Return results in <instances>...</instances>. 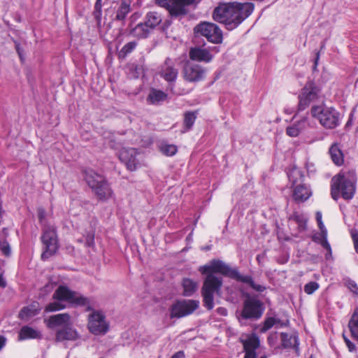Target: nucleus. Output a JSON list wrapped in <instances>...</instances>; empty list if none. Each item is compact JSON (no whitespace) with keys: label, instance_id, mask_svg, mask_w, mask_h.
Wrapping results in <instances>:
<instances>
[{"label":"nucleus","instance_id":"680f3d73","mask_svg":"<svg viewBox=\"0 0 358 358\" xmlns=\"http://www.w3.org/2000/svg\"><path fill=\"white\" fill-rule=\"evenodd\" d=\"M259 358H267V357H266V356L264 355V356L260 357Z\"/></svg>","mask_w":358,"mask_h":358},{"label":"nucleus","instance_id":"aec40b11","mask_svg":"<svg viewBox=\"0 0 358 358\" xmlns=\"http://www.w3.org/2000/svg\"><path fill=\"white\" fill-rule=\"evenodd\" d=\"M312 196L310 189L305 184L296 185L292 193L293 200L296 203H303Z\"/></svg>","mask_w":358,"mask_h":358},{"label":"nucleus","instance_id":"2f4dec72","mask_svg":"<svg viewBox=\"0 0 358 358\" xmlns=\"http://www.w3.org/2000/svg\"><path fill=\"white\" fill-rule=\"evenodd\" d=\"M130 11V3L126 1H122L116 11L115 20L118 21L124 20Z\"/></svg>","mask_w":358,"mask_h":358},{"label":"nucleus","instance_id":"8fccbe9b","mask_svg":"<svg viewBox=\"0 0 358 358\" xmlns=\"http://www.w3.org/2000/svg\"><path fill=\"white\" fill-rule=\"evenodd\" d=\"M343 337L344 339V341L345 343V345H347L348 350L350 352H354L356 350V345L350 341L348 338H347L345 334H343Z\"/></svg>","mask_w":358,"mask_h":358},{"label":"nucleus","instance_id":"e2e57ef3","mask_svg":"<svg viewBox=\"0 0 358 358\" xmlns=\"http://www.w3.org/2000/svg\"><path fill=\"white\" fill-rule=\"evenodd\" d=\"M313 241H316V239L315 237H313Z\"/></svg>","mask_w":358,"mask_h":358},{"label":"nucleus","instance_id":"4468645a","mask_svg":"<svg viewBox=\"0 0 358 358\" xmlns=\"http://www.w3.org/2000/svg\"><path fill=\"white\" fill-rule=\"evenodd\" d=\"M138 154V150L133 148H122L117 152L120 161L130 171H135L140 166V162L137 159Z\"/></svg>","mask_w":358,"mask_h":358},{"label":"nucleus","instance_id":"39448f33","mask_svg":"<svg viewBox=\"0 0 358 358\" xmlns=\"http://www.w3.org/2000/svg\"><path fill=\"white\" fill-rule=\"evenodd\" d=\"M320 94L321 88L316 83L312 80H307L298 95L297 113L308 109L311 103L320 99Z\"/></svg>","mask_w":358,"mask_h":358},{"label":"nucleus","instance_id":"6e6552de","mask_svg":"<svg viewBox=\"0 0 358 358\" xmlns=\"http://www.w3.org/2000/svg\"><path fill=\"white\" fill-rule=\"evenodd\" d=\"M41 241L44 245L41 259L45 260L54 255L59 249L56 227L54 225H45L43 229Z\"/></svg>","mask_w":358,"mask_h":358},{"label":"nucleus","instance_id":"58836bf2","mask_svg":"<svg viewBox=\"0 0 358 358\" xmlns=\"http://www.w3.org/2000/svg\"><path fill=\"white\" fill-rule=\"evenodd\" d=\"M320 243L322 246L327 250V253L326 254L325 257L327 259H329L331 257L332 252L331 245L327 240V233H323V234H322V238Z\"/></svg>","mask_w":358,"mask_h":358},{"label":"nucleus","instance_id":"79ce46f5","mask_svg":"<svg viewBox=\"0 0 358 358\" xmlns=\"http://www.w3.org/2000/svg\"><path fill=\"white\" fill-rule=\"evenodd\" d=\"M0 251L6 257H9L11 254L10 245L6 239L0 240Z\"/></svg>","mask_w":358,"mask_h":358},{"label":"nucleus","instance_id":"b1692460","mask_svg":"<svg viewBox=\"0 0 358 358\" xmlns=\"http://www.w3.org/2000/svg\"><path fill=\"white\" fill-rule=\"evenodd\" d=\"M74 291L71 290L65 285H59L55 291L52 298L59 301H67L70 303L73 299Z\"/></svg>","mask_w":358,"mask_h":358},{"label":"nucleus","instance_id":"cd10ccee","mask_svg":"<svg viewBox=\"0 0 358 358\" xmlns=\"http://www.w3.org/2000/svg\"><path fill=\"white\" fill-rule=\"evenodd\" d=\"M168 97V94L162 90L152 89L151 90L148 96V101L151 104H158L165 101Z\"/></svg>","mask_w":358,"mask_h":358},{"label":"nucleus","instance_id":"864d4df0","mask_svg":"<svg viewBox=\"0 0 358 358\" xmlns=\"http://www.w3.org/2000/svg\"><path fill=\"white\" fill-rule=\"evenodd\" d=\"M15 50L20 58V60L22 61L23 60L22 50L21 49L19 43H15Z\"/></svg>","mask_w":358,"mask_h":358},{"label":"nucleus","instance_id":"f8f14e48","mask_svg":"<svg viewBox=\"0 0 358 358\" xmlns=\"http://www.w3.org/2000/svg\"><path fill=\"white\" fill-rule=\"evenodd\" d=\"M158 6L166 8L171 16L178 17L187 13V6L197 3L196 0H156Z\"/></svg>","mask_w":358,"mask_h":358},{"label":"nucleus","instance_id":"bf43d9fd","mask_svg":"<svg viewBox=\"0 0 358 358\" xmlns=\"http://www.w3.org/2000/svg\"><path fill=\"white\" fill-rule=\"evenodd\" d=\"M319 57H320V54H319V52H317V55H316V58L315 59V62H314L313 71H315L317 69V64H318Z\"/></svg>","mask_w":358,"mask_h":358},{"label":"nucleus","instance_id":"6ab92c4d","mask_svg":"<svg viewBox=\"0 0 358 358\" xmlns=\"http://www.w3.org/2000/svg\"><path fill=\"white\" fill-rule=\"evenodd\" d=\"M78 338V332L68 324L57 331L55 341H76Z\"/></svg>","mask_w":358,"mask_h":358},{"label":"nucleus","instance_id":"0eeeda50","mask_svg":"<svg viewBox=\"0 0 358 358\" xmlns=\"http://www.w3.org/2000/svg\"><path fill=\"white\" fill-rule=\"evenodd\" d=\"M222 278L214 275H206L201 288L203 306L208 310H212L214 307V294H219L222 286Z\"/></svg>","mask_w":358,"mask_h":358},{"label":"nucleus","instance_id":"1a4fd4ad","mask_svg":"<svg viewBox=\"0 0 358 358\" xmlns=\"http://www.w3.org/2000/svg\"><path fill=\"white\" fill-rule=\"evenodd\" d=\"M265 310L264 303L255 296H248L243 301L241 317L244 320H257Z\"/></svg>","mask_w":358,"mask_h":358},{"label":"nucleus","instance_id":"f03ea898","mask_svg":"<svg viewBox=\"0 0 358 358\" xmlns=\"http://www.w3.org/2000/svg\"><path fill=\"white\" fill-rule=\"evenodd\" d=\"M357 175L355 169H342L331 180V196L334 201L340 197L345 201L353 199L356 192Z\"/></svg>","mask_w":358,"mask_h":358},{"label":"nucleus","instance_id":"7ed1b4c3","mask_svg":"<svg viewBox=\"0 0 358 358\" xmlns=\"http://www.w3.org/2000/svg\"><path fill=\"white\" fill-rule=\"evenodd\" d=\"M199 271L201 274L206 275L220 273L238 282L248 284L251 288L259 292H262L266 289L264 286L255 283L251 275H241L237 268H231L220 259H212L208 264L201 266Z\"/></svg>","mask_w":358,"mask_h":358},{"label":"nucleus","instance_id":"4c0bfd02","mask_svg":"<svg viewBox=\"0 0 358 358\" xmlns=\"http://www.w3.org/2000/svg\"><path fill=\"white\" fill-rule=\"evenodd\" d=\"M66 306L62 303L59 301H54L48 303L45 308V313L55 312L63 310Z\"/></svg>","mask_w":358,"mask_h":358},{"label":"nucleus","instance_id":"5fc2aeb1","mask_svg":"<svg viewBox=\"0 0 358 358\" xmlns=\"http://www.w3.org/2000/svg\"><path fill=\"white\" fill-rule=\"evenodd\" d=\"M140 17V14L138 13H134L131 17H130V20H131V23L129 24V27H131L132 26V23L136 21L137 19H138Z\"/></svg>","mask_w":358,"mask_h":358},{"label":"nucleus","instance_id":"3c124183","mask_svg":"<svg viewBox=\"0 0 358 358\" xmlns=\"http://www.w3.org/2000/svg\"><path fill=\"white\" fill-rule=\"evenodd\" d=\"M108 146L113 150H117V152L122 148H121L120 143L117 142L115 140H110L108 143Z\"/></svg>","mask_w":358,"mask_h":358},{"label":"nucleus","instance_id":"4be33fe9","mask_svg":"<svg viewBox=\"0 0 358 358\" xmlns=\"http://www.w3.org/2000/svg\"><path fill=\"white\" fill-rule=\"evenodd\" d=\"M71 317L68 313H59L51 315L47 320H45L46 326L49 329H53L56 327L69 324Z\"/></svg>","mask_w":358,"mask_h":358},{"label":"nucleus","instance_id":"09e8293b","mask_svg":"<svg viewBox=\"0 0 358 358\" xmlns=\"http://www.w3.org/2000/svg\"><path fill=\"white\" fill-rule=\"evenodd\" d=\"M352 239L354 243L355 250L358 253V231L354 230L351 232Z\"/></svg>","mask_w":358,"mask_h":358},{"label":"nucleus","instance_id":"c85d7f7f","mask_svg":"<svg viewBox=\"0 0 358 358\" xmlns=\"http://www.w3.org/2000/svg\"><path fill=\"white\" fill-rule=\"evenodd\" d=\"M348 326L350 329L351 336L355 340L358 341V308H355Z\"/></svg>","mask_w":358,"mask_h":358},{"label":"nucleus","instance_id":"c03bdc74","mask_svg":"<svg viewBox=\"0 0 358 358\" xmlns=\"http://www.w3.org/2000/svg\"><path fill=\"white\" fill-rule=\"evenodd\" d=\"M278 320L275 319L274 317H268L266 318L264 322V324L262 329V331H266L271 328H272L274 324L278 322Z\"/></svg>","mask_w":358,"mask_h":358},{"label":"nucleus","instance_id":"c9c22d12","mask_svg":"<svg viewBox=\"0 0 358 358\" xmlns=\"http://www.w3.org/2000/svg\"><path fill=\"white\" fill-rule=\"evenodd\" d=\"M291 219L298 224L299 231L306 230L308 220L303 214H300L298 212H294L291 216Z\"/></svg>","mask_w":358,"mask_h":358},{"label":"nucleus","instance_id":"603ef678","mask_svg":"<svg viewBox=\"0 0 358 358\" xmlns=\"http://www.w3.org/2000/svg\"><path fill=\"white\" fill-rule=\"evenodd\" d=\"M45 212L43 209H38V217L40 222H42V221L45 219Z\"/></svg>","mask_w":358,"mask_h":358},{"label":"nucleus","instance_id":"c756f323","mask_svg":"<svg viewBox=\"0 0 358 358\" xmlns=\"http://www.w3.org/2000/svg\"><path fill=\"white\" fill-rule=\"evenodd\" d=\"M161 22L162 17L158 13L150 11L146 14L145 22L150 29L155 28Z\"/></svg>","mask_w":358,"mask_h":358},{"label":"nucleus","instance_id":"4d7b16f0","mask_svg":"<svg viewBox=\"0 0 358 358\" xmlns=\"http://www.w3.org/2000/svg\"><path fill=\"white\" fill-rule=\"evenodd\" d=\"M6 287V282L3 278V275L0 273V287L4 288Z\"/></svg>","mask_w":358,"mask_h":358},{"label":"nucleus","instance_id":"dca6fc26","mask_svg":"<svg viewBox=\"0 0 358 358\" xmlns=\"http://www.w3.org/2000/svg\"><path fill=\"white\" fill-rule=\"evenodd\" d=\"M88 328L91 333L99 335L106 333L108 325L106 324L105 317L101 313L94 312L89 317Z\"/></svg>","mask_w":358,"mask_h":358},{"label":"nucleus","instance_id":"423d86ee","mask_svg":"<svg viewBox=\"0 0 358 358\" xmlns=\"http://www.w3.org/2000/svg\"><path fill=\"white\" fill-rule=\"evenodd\" d=\"M310 114L327 129H334L340 124V113L334 108L313 105L310 108Z\"/></svg>","mask_w":358,"mask_h":358},{"label":"nucleus","instance_id":"f3484780","mask_svg":"<svg viewBox=\"0 0 358 358\" xmlns=\"http://www.w3.org/2000/svg\"><path fill=\"white\" fill-rule=\"evenodd\" d=\"M241 342L245 352L244 358H257L256 350L260 346L259 337L256 334H252L246 339H242Z\"/></svg>","mask_w":358,"mask_h":358},{"label":"nucleus","instance_id":"e433bc0d","mask_svg":"<svg viewBox=\"0 0 358 358\" xmlns=\"http://www.w3.org/2000/svg\"><path fill=\"white\" fill-rule=\"evenodd\" d=\"M160 152L168 157L175 155L178 152V147L174 144L162 143L159 146Z\"/></svg>","mask_w":358,"mask_h":358},{"label":"nucleus","instance_id":"bb28decb","mask_svg":"<svg viewBox=\"0 0 358 358\" xmlns=\"http://www.w3.org/2000/svg\"><path fill=\"white\" fill-rule=\"evenodd\" d=\"M150 30L145 22H140L131 29L130 34L134 37L143 38L148 36Z\"/></svg>","mask_w":358,"mask_h":358},{"label":"nucleus","instance_id":"a878e982","mask_svg":"<svg viewBox=\"0 0 358 358\" xmlns=\"http://www.w3.org/2000/svg\"><path fill=\"white\" fill-rule=\"evenodd\" d=\"M41 336V334L40 331L29 326L22 327L18 335L19 340L40 338Z\"/></svg>","mask_w":358,"mask_h":358},{"label":"nucleus","instance_id":"473e14b6","mask_svg":"<svg viewBox=\"0 0 358 358\" xmlns=\"http://www.w3.org/2000/svg\"><path fill=\"white\" fill-rule=\"evenodd\" d=\"M198 115V110L187 111L184 113L183 124L185 131H189L193 127Z\"/></svg>","mask_w":358,"mask_h":358},{"label":"nucleus","instance_id":"a19ab883","mask_svg":"<svg viewBox=\"0 0 358 358\" xmlns=\"http://www.w3.org/2000/svg\"><path fill=\"white\" fill-rule=\"evenodd\" d=\"M320 287L319 284L317 282H309L304 286V292L308 295L313 294Z\"/></svg>","mask_w":358,"mask_h":358},{"label":"nucleus","instance_id":"7c9ffc66","mask_svg":"<svg viewBox=\"0 0 358 358\" xmlns=\"http://www.w3.org/2000/svg\"><path fill=\"white\" fill-rule=\"evenodd\" d=\"M183 287V295L185 296H192L197 289V283L192 279L184 278L182 282Z\"/></svg>","mask_w":358,"mask_h":358},{"label":"nucleus","instance_id":"0e129e2a","mask_svg":"<svg viewBox=\"0 0 358 358\" xmlns=\"http://www.w3.org/2000/svg\"><path fill=\"white\" fill-rule=\"evenodd\" d=\"M310 358H313L312 357Z\"/></svg>","mask_w":358,"mask_h":358},{"label":"nucleus","instance_id":"de8ad7c7","mask_svg":"<svg viewBox=\"0 0 358 358\" xmlns=\"http://www.w3.org/2000/svg\"><path fill=\"white\" fill-rule=\"evenodd\" d=\"M316 220H317V222L320 229L322 231V234H323V233H326V231L324 229V225L322 220V213L320 212H317Z\"/></svg>","mask_w":358,"mask_h":358},{"label":"nucleus","instance_id":"9b49d317","mask_svg":"<svg viewBox=\"0 0 358 358\" xmlns=\"http://www.w3.org/2000/svg\"><path fill=\"white\" fill-rule=\"evenodd\" d=\"M194 31L196 34L204 36L208 41L212 43L219 44L223 40L222 30L214 23L201 22L194 27Z\"/></svg>","mask_w":358,"mask_h":358},{"label":"nucleus","instance_id":"ea45409f","mask_svg":"<svg viewBox=\"0 0 358 358\" xmlns=\"http://www.w3.org/2000/svg\"><path fill=\"white\" fill-rule=\"evenodd\" d=\"M281 339H282V344L284 346V348L292 347L294 345L292 343V341H294V343L296 342V337L289 336L286 333L281 334Z\"/></svg>","mask_w":358,"mask_h":358},{"label":"nucleus","instance_id":"9d476101","mask_svg":"<svg viewBox=\"0 0 358 358\" xmlns=\"http://www.w3.org/2000/svg\"><path fill=\"white\" fill-rule=\"evenodd\" d=\"M199 306V301L192 299L176 300L169 308L170 317L181 318L192 314Z\"/></svg>","mask_w":358,"mask_h":358},{"label":"nucleus","instance_id":"ddd939ff","mask_svg":"<svg viewBox=\"0 0 358 358\" xmlns=\"http://www.w3.org/2000/svg\"><path fill=\"white\" fill-rule=\"evenodd\" d=\"M159 74L161 78L169 83L168 88L173 94L180 95V94L173 91V86L178 78V70L176 69V64L171 59L167 58L165 60L164 64L161 66Z\"/></svg>","mask_w":358,"mask_h":358},{"label":"nucleus","instance_id":"5701e85b","mask_svg":"<svg viewBox=\"0 0 358 358\" xmlns=\"http://www.w3.org/2000/svg\"><path fill=\"white\" fill-rule=\"evenodd\" d=\"M329 154L335 165L341 166L344 164V154L339 143H333L329 149Z\"/></svg>","mask_w":358,"mask_h":358},{"label":"nucleus","instance_id":"2eb2a0df","mask_svg":"<svg viewBox=\"0 0 358 358\" xmlns=\"http://www.w3.org/2000/svg\"><path fill=\"white\" fill-rule=\"evenodd\" d=\"M183 78L189 83H198L204 80L206 69L201 65L187 62L182 69Z\"/></svg>","mask_w":358,"mask_h":358},{"label":"nucleus","instance_id":"a211bd4d","mask_svg":"<svg viewBox=\"0 0 358 358\" xmlns=\"http://www.w3.org/2000/svg\"><path fill=\"white\" fill-rule=\"evenodd\" d=\"M189 57L192 61L205 63H208L213 59V55L208 50L199 47L190 48Z\"/></svg>","mask_w":358,"mask_h":358},{"label":"nucleus","instance_id":"393cba45","mask_svg":"<svg viewBox=\"0 0 358 358\" xmlns=\"http://www.w3.org/2000/svg\"><path fill=\"white\" fill-rule=\"evenodd\" d=\"M306 118H303L286 128V134L290 137H296L306 128Z\"/></svg>","mask_w":358,"mask_h":358},{"label":"nucleus","instance_id":"49530a36","mask_svg":"<svg viewBox=\"0 0 358 358\" xmlns=\"http://www.w3.org/2000/svg\"><path fill=\"white\" fill-rule=\"evenodd\" d=\"M85 245L87 247H93L94 245V234L88 233L85 238Z\"/></svg>","mask_w":358,"mask_h":358},{"label":"nucleus","instance_id":"6e6d98bb","mask_svg":"<svg viewBox=\"0 0 358 358\" xmlns=\"http://www.w3.org/2000/svg\"><path fill=\"white\" fill-rule=\"evenodd\" d=\"M171 358H185V353L183 351H178L176 352Z\"/></svg>","mask_w":358,"mask_h":358},{"label":"nucleus","instance_id":"72a5a7b5","mask_svg":"<svg viewBox=\"0 0 358 358\" xmlns=\"http://www.w3.org/2000/svg\"><path fill=\"white\" fill-rule=\"evenodd\" d=\"M69 303L80 306H87V310L91 308L89 299L78 294L76 292H74L73 299H71Z\"/></svg>","mask_w":358,"mask_h":358},{"label":"nucleus","instance_id":"20e7f679","mask_svg":"<svg viewBox=\"0 0 358 358\" xmlns=\"http://www.w3.org/2000/svg\"><path fill=\"white\" fill-rule=\"evenodd\" d=\"M84 179L93 193L100 201H106L113 194V189L106 178L93 170L84 171Z\"/></svg>","mask_w":358,"mask_h":358},{"label":"nucleus","instance_id":"37998d69","mask_svg":"<svg viewBox=\"0 0 358 358\" xmlns=\"http://www.w3.org/2000/svg\"><path fill=\"white\" fill-rule=\"evenodd\" d=\"M101 8H102L101 0H96V3L94 4L93 15L97 21H99L101 20Z\"/></svg>","mask_w":358,"mask_h":358},{"label":"nucleus","instance_id":"f704fd0d","mask_svg":"<svg viewBox=\"0 0 358 358\" xmlns=\"http://www.w3.org/2000/svg\"><path fill=\"white\" fill-rule=\"evenodd\" d=\"M137 43L135 41H131L126 43L122 49L119 51L117 54V57L119 59H124L127 57V56L132 52L136 48Z\"/></svg>","mask_w":358,"mask_h":358},{"label":"nucleus","instance_id":"13d9d810","mask_svg":"<svg viewBox=\"0 0 358 358\" xmlns=\"http://www.w3.org/2000/svg\"><path fill=\"white\" fill-rule=\"evenodd\" d=\"M6 338L3 336H0V350L5 346L6 345Z\"/></svg>","mask_w":358,"mask_h":358},{"label":"nucleus","instance_id":"052dcab7","mask_svg":"<svg viewBox=\"0 0 358 358\" xmlns=\"http://www.w3.org/2000/svg\"><path fill=\"white\" fill-rule=\"evenodd\" d=\"M217 312L220 313L222 315H227V311L225 308H219L217 309Z\"/></svg>","mask_w":358,"mask_h":358},{"label":"nucleus","instance_id":"f257e3e1","mask_svg":"<svg viewBox=\"0 0 358 358\" xmlns=\"http://www.w3.org/2000/svg\"><path fill=\"white\" fill-rule=\"evenodd\" d=\"M254 10L252 3H220L214 9L213 18L224 24L228 30H233L248 17Z\"/></svg>","mask_w":358,"mask_h":358},{"label":"nucleus","instance_id":"412c9836","mask_svg":"<svg viewBox=\"0 0 358 358\" xmlns=\"http://www.w3.org/2000/svg\"><path fill=\"white\" fill-rule=\"evenodd\" d=\"M41 311L40 304L37 301H34L29 306L23 307L19 314L18 317L22 320L27 321L31 317L39 314Z\"/></svg>","mask_w":358,"mask_h":358},{"label":"nucleus","instance_id":"a18cd8bd","mask_svg":"<svg viewBox=\"0 0 358 358\" xmlns=\"http://www.w3.org/2000/svg\"><path fill=\"white\" fill-rule=\"evenodd\" d=\"M345 285L354 294L358 296V286L354 280H348Z\"/></svg>","mask_w":358,"mask_h":358}]
</instances>
